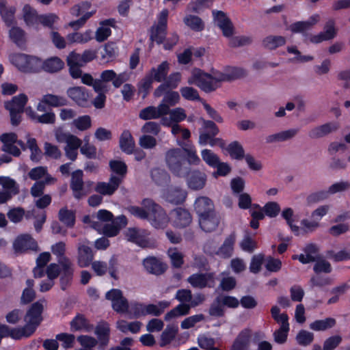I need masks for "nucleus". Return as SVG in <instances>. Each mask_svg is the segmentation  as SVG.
<instances>
[{"label": "nucleus", "mask_w": 350, "mask_h": 350, "mask_svg": "<svg viewBox=\"0 0 350 350\" xmlns=\"http://www.w3.org/2000/svg\"><path fill=\"white\" fill-rule=\"evenodd\" d=\"M127 72L116 74L113 70H105L100 73V78L94 79L90 74L85 73L80 77L83 83L92 86L95 92L106 90L107 83L112 82L116 88H120L129 79Z\"/></svg>", "instance_id": "nucleus-1"}, {"label": "nucleus", "mask_w": 350, "mask_h": 350, "mask_svg": "<svg viewBox=\"0 0 350 350\" xmlns=\"http://www.w3.org/2000/svg\"><path fill=\"white\" fill-rule=\"evenodd\" d=\"M45 302V300H40L31 305L24 317L25 325L23 327H14L15 340L29 338L35 332L42 321L41 314L44 308L43 303Z\"/></svg>", "instance_id": "nucleus-2"}, {"label": "nucleus", "mask_w": 350, "mask_h": 350, "mask_svg": "<svg viewBox=\"0 0 350 350\" xmlns=\"http://www.w3.org/2000/svg\"><path fill=\"white\" fill-rule=\"evenodd\" d=\"M186 157L184 152L179 148L168 150L165 154V161L169 170L178 177H186L189 174V167L185 165Z\"/></svg>", "instance_id": "nucleus-3"}, {"label": "nucleus", "mask_w": 350, "mask_h": 350, "mask_svg": "<svg viewBox=\"0 0 350 350\" xmlns=\"http://www.w3.org/2000/svg\"><path fill=\"white\" fill-rule=\"evenodd\" d=\"M143 206L148 211L147 219L156 228H164L169 222V217L165 210L153 200L144 199Z\"/></svg>", "instance_id": "nucleus-4"}, {"label": "nucleus", "mask_w": 350, "mask_h": 350, "mask_svg": "<svg viewBox=\"0 0 350 350\" xmlns=\"http://www.w3.org/2000/svg\"><path fill=\"white\" fill-rule=\"evenodd\" d=\"M187 83L189 85H196L206 93L213 92L217 88L213 81L212 75L204 72L199 68L192 70Z\"/></svg>", "instance_id": "nucleus-5"}, {"label": "nucleus", "mask_w": 350, "mask_h": 350, "mask_svg": "<svg viewBox=\"0 0 350 350\" xmlns=\"http://www.w3.org/2000/svg\"><path fill=\"white\" fill-rule=\"evenodd\" d=\"M168 10L165 9L159 14L157 25H153L150 30V40L157 44H161L167 33Z\"/></svg>", "instance_id": "nucleus-6"}, {"label": "nucleus", "mask_w": 350, "mask_h": 350, "mask_svg": "<svg viewBox=\"0 0 350 350\" xmlns=\"http://www.w3.org/2000/svg\"><path fill=\"white\" fill-rule=\"evenodd\" d=\"M127 241L142 247H153L154 242L150 240L147 231L137 228H129L125 232Z\"/></svg>", "instance_id": "nucleus-7"}, {"label": "nucleus", "mask_w": 350, "mask_h": 350, "mask_svg": "<svg viewBox=\"0 0 350 350\" xmlns=\"http://www.w3.org/2000/svg\"><path fill=\"white\" fill-rule=\"evenodd\" d=\"M77 264L80 267H88L94 259V252L87 239H80L77 245Z\"/></svg>", "instance_id": "nucleus-8"}, {"label": "nucleus", "mask_w": 350, "mask_h": 350, "mask_svg": "<svg viewBox=\"0 0 350 350\" xmlns=\"http://www.w3.org/2000/svg\"><path fill=\"white\" fill-rule=\"evenodd\" d=\"M105 297L111 301L112 308L116 312L126 314L129 304L120 290L111 289L106 293Z\"/></svg>", "instance_id": "nucleus-9"}, {"label": "nucleus", "mask_w": 350, "mask_h": 350, "mask_svg": "<svg viewBox=\"0 0 350 350\" xmlns=\"http://www.w3.org/2000/svg\"><path fill=\"white\" fill-rule=\"evenodd\" d=\"M187 192L185 189L178 186H170L163 194V199L174 205L182 204L186 200Z\"/></svg>", "instance_id": "nucleus-10"}, {"label": "nucleus", "mask_w": 350, "mask_h": 350, "mask_svg": "<svg viewBox=\"0 0 350 350\" xmlns=\"http://www.w3.org/2000/svg\"><path fill=\"white\" fill-rule=\"evenodd\" d=\"M13 248L18 253H23L28 250H38L37 242L29 234L18 236L13 243Z\"/></svg>", "instance_id": "nucleus-11"}, {"label": "nucleus", "mask_w": 350, "mask_h": 350, "mask_svg": "<svg viewBox=\"0 0 350 350\" xmlns=\"http://www.w3.org/2000/svg\"><path fill=\"white\" fill-rule=\"evenodd\" d=\"M217 25L222 31L224 36L230 38L234 34V27L231 20L222 11H213Z\"/></svg>", "instance_id": "nucleus-12"}, {"label": "nucleus", "mask_w": 350, "mask_h": 350, "mask_svg": "<svg viewBox=\"0 0 350 350\" xmlns=\"http://www.w3.org/2000/svg\"><path fill=\"white\" fill-rule=\"evenodd\" d=\"M18 136L14 133H5L0 135V141L3 143L1 150L14 157H19L21 154L20 149L14 145Z\"/></svg>", "instance_id": "nucleus-13"}, {"label": "nucleus", "mask_w": 350, "mask_h": 350, "mask_svg": "<svg viewBox=\"0 0 350 350\" xmlns=\"http://www.w3.org/2000/svg\"><path fill=\"white\" fill-rule=\"evenodd\" d=\"M213 278L214 274L213 273H198L191 275L187 279V281L192 287L202 289L206 287H213V285L211 284L210 282H213Z\"/></svg>", "instance_id": "nucleus-14"}, {"label": "nucleus", "mask_w": 350, "mask_h": 350, "mask_svg": "<svg viewBox=\"0 0 350 350\" xmlns=\"http://www.w3.org/2000/svg\"><path fill=\"white\" fill-rule=\"evenodd\" d=\"M94 334L97 336L98 349L104 350L108 346L110 340L109 325L105 321L98 323L94 329Z\"/></svg>", "instance_id": "nucleus-15"}, {"label": "nucleus", "mask_w": 350, "mask_h": 350, "mask_svg": "<svg viewBox=\"0 0 350 350\" xmlns=\"http://www.w3.org/2000/svg\"><path fill=\"white\" fill-rule=\"evenodd\" d=\"M336 36V29L335 28V21L334 19H329L324 26V31L320 32L317 35L310 36V41L312 43L318 44L323 41L329 40Z\"/></svg>", "instance_id": "nucleus-16"}, {"label": "nucleus", "mask_w": 350, "mask_h": 350, "mask_svg": "<svg viewBox=\"0 0 350 350\" xmlns=\"http://www.w3.org/2000/svg\"><path fill=\"white\" fill-rule=\"evenodd\" d=\"M66 93L68 96L79 106H88L89 93L85 88L80 86L69 88Z\"/></svg>", "instance_id": "nucleus-17"}, {"label": "nucleus", "mask_w": 350, "mask_h": 350, "mask_svg": "<svg viewBox=\"0 0 350 350\" xmlns=\"http://www.w3.org/2000/svg\"><path fill=\"white\" fill-rule=\"evenodd\" d=\"M144 269L150 274L160 275L167 269L166 264L154 256H149L143 260Z\"/></svg>", "instance_id": "nucleus-18"}, {"label": "nucleus", "mask_w": 350, "mask_h": 350, "mask_svg": "<svg viewBox=\"0 0 350 350\" xmlns=\"http://www.w3.org/2000/svg\"><path fill=\"white\" fill-rule=\"evenodd\" d=\"M200 228L205 232H211L216 230L219 222L220 216L215 211L198 218Z\"/></svg>", "instance_id": "nucleus-19"}, {"label": "nucleus", "mask_w": 350, "mask_h": 350, "mask_svg": "<svg viewBox=\"0 0 350 350\" xmlns=\"http://www.w3.org/2000/svg\"><path fill=\"white\" fill-rule=\"evenodd\" d=\"M70 188L73 191L74 197L80 200L87 195L83 187V172L77 170L72 174Z\"/></svg>", "instance_id": "nucleus-20"}, {"label": "nucleus", "mask_w": 350, "mask_h": 350, "mask_svg": "<svg viewBox=\"0 0 350 350\" xmlns=\"http://www.w3.org/2000/svg\"><path fill=\"white\" fill-rule=\"evenodd\" d=\"M338 128L339 124L337 122H327L312 128L308 132V136L312 139H319L337 131Z\"/></svg>", "instance_id": "nucleus-21"}, {"label": "nucleus", "mask_w": 350, "mask_h": 350, "mask_svg": "<svg viewBox=\"0 0 350 350\" xmlns=\"http://www.w3.org/2000/svg\"><path fill=\"white\" fill-rule=\"evenodd\" d=\"M120 180L111 174L108 183L98 182L95 187V191L103 196H111L118 189L120 185Z\"/></svg>", "instance_id": "nucleus-22"}, {"label": "nucleus", "mask_w": 350, "mask_h": 350, "mask_svg": "<svg viewBox=\"0 0 350 350\" xmlns=\"http://www.w3.org/2000/svg\"><path fill=\"white\" fill-rule=\"evenodd\" d=\"M187 186L192 190L202 189L206 185L207 176L205 173L199 170H194L188 175Z\"/></svg>", "instance_id": "nucleus-23"}, {"label": "nucleus", "mask_w": 350, "mask_h": 350, "mask_svg": "<svg viewBox=\"0 0 350 350\" xmlns=\"http://www.w3.org/2000/svg\"><path fill=\"white\" fill-rule=\"evenodd\" d=\"M193 206L198 218L215 211L213 201L206 196L197 198Z\"/></svg>", "instance_id": "nucleus-24"}, {"label": "nucleus", "mask_w": 350, "mask_h": 350, "mask_svg": "<svg viewBox=\"0 0 350 350\" xmlns=\"http://www.w3.org/2000/svg\"><path fill=\"white\" fill-rule=\"evenodd\" d=\"M173 222L178 228H185L188 226L192 221L190 213L185 208H176L172 212Z\"/></svg>", "instance_id": "nucleus-25"}, {"label": "nucleus", "mask_w": 350, "mask_h": 350, "mask_svg": "<svg viewBox=\"0 0 350 350\" xmlns=\"http://www.w3.org/2000/svg\"><path fill=\"white\" fill-rule=\"evenodd\" d=\"M56 139L60 143H66L65 147L78 149L82 144V141L77 136L62 130H58L55 133Z\"/></svg>", "instance_id": "nucleus-26"}, {"label": "nucleus", "mask_w": 350, "mask_h": 350, "mask_svg": "<svg viewBox=\"0 0 350 350\" xmlns=\"http://www.w3.org/2000/svg\"><path fill=\"white\" fill-rule=\"evenodd\" d=\"M299 131V129L294 128L268 135L265 138L266 143L273 144L290 140L295 137L297 135Z\"/></svg>", "instance_id": "nucleus-27"}, {"label": "nucleus", "mask_w": 350, "mask_h": 350, "mask_svg": "<svg viewBox=\"0 0 350 350\" xmlns=\"http://www.w3.org/2000/svg\"><path fill=\"white\" fill-rule=\"evenodd\" d=\"M235 241L236 234L232 232L226 238L223 244L216 252V254L223 258H230L232 255Z\"/></svg>", "instance_id": "nucleus-28"}, {"label": "nucleus", "mask_w": 350, "mask_h": 350, "mask_svg": "<svg viewBox=\"0 0 350 350\" xmlns=\"http://www.w3.org/2000/svg\"><path fill=\"white\" fill-rule=\"evenodd\" d=\"M318 249L316 245L310 244L304 249L305 254L300 255H295L293 256V259H298L301 263L307 264L311 262H316L320 257L317 254Z\"/></svg>", "instance_id": "nucleus-29"}, {"label": "nucleus", "mask_w": 350, "mask_h": 350, "mask_svg": "<svg viewBox=\"0 0 350 350\" xmlns=\"http://www.w3.org/2000/svg\"><path fill=\"white\" fill-rule=\"evenodd\" d=\"M64 66V62L58 57H52L41 60V70L49 73H55L60 71Z\"/></svg>", "instance_id": "nucleus-30"}, {"label": "nucleus", "mask_w": 350, "mask_h": 350, "mask_svg": "<svg viewBox=\"0 0 350 350\" xmlns=\"http://www.w3.org/2000/svg\"><path fill=\"white\" fill-rule=\"evenodd\" d=\"M120 149L125 153H133L135 147V140L129 131L125 130L120 135L119 140Z\"/></svg>", "instance_id": "nucleus-31"}, {"label": "nucleus", "mask_w": 350, "mask_h": 350, "mask_svg": "<svg viewBox=\"0 0 350 350\" xmlns=\"http://www.w3.org/2000/svg\"><path fill=\"white\" fill-rule=\"evenodd\" d=\"M142 326V323L140 321L128 322L123 319L117 321L116 323V328L123 334L131 332L132 334L138 333Z\"/></svg>", "instance_id": "nucleus-32"}, {"label": "nucleus", "mask_w": 350, "mask_h": 350, "mask_svg": "<svg viewBox=\"0 0 350 350\" xmlns=\"http://www.w3.org/2000/svg\"><path fill=\"white\" fill-rule=\"evenodd\" d=\"M165 108L162 106L158 107L149 106L142 109L139 113V117L144 120L157 119L164 116Z\"/></svg>", "instance_id": "nucleus-33"}, {"label": "nucleus", "mask_w": 350, "mask_h": 350, "mask_svg": "<svg viewBox=\"0 0 350 350\" xmlns=\"http://www.w3.org/2000/svg\"><path fill=\"white\" fill-rule=\"evenodd\" d=\"M27 102V96L21 94L18 96L13 97L11 101L5 103V107L8 111H14L16 112H23L24 107Z\"/></svg>", "instance_id": "nucleus-34"}, {"label": "nucleus", "mask_w": 350, "mask_h": 350, "mask_svg": "<svg viewBox=\"0 0 350 350\" xmlns=\"http://www.w3.org/2000/svg\"><path fill=\"white\" fill-rule=\"evenodd\" d=\"M94 327L83 315L78 314L70 322V329L72 332L85 331L91 332Z\"/></svg>", "instance_id": "nucleus-35"}, {"label": "nucleus", "mask_w": 350, "mask_h": 350, "mask_svg": "<svg viewBox=\"0 0 350 350\" xmlns=\"http://www.w3.org/2000/svg\"><path fill=\"white\" fill-rule=\"evenodd\" d=\"M170 70L169 64L165 61L160 64L157 68H152L148 73L154 81L161 82L167 77Z\"/></svg>", "instance_id": "nucleus-36"}, {"label": "nucleus", "mask_w": 350, "mask_h": 350, "mask_svg": "<svg viewBox=\"0 0 350 350\" xmlns=\"http://www.w3.org/2000/svg\"><path fill=\"white\" fill-rule=\"evenodd\" d=\"M55 179L51 176H47L44 180L36 181L31 187V195L34 198L40 197L44 193V189L46 185L53 183Z\"/></svg>", "instance_id": "nucleus-37"}, {"label": "nucleus", "mask_w": 350, "mask_h": 350, "mask_svg": "<svg viewBox=\"0 0 350 350\" xmlns=\"http://www.w3.org/2000/svg\"><path fill=\"white\" fill-rule=\"evenodd\" d=\"M179 100L180 96L177 92H167L159 105L165 108L163 113L167 115L170 112V108L177 104Z\"/></svg>", "instance_id": "nucleus-38"}, {"label": "nucleus", "mask_w": 350, "mask_h": 350, "mask_svg": "<svg viewBox=\"0 0 350 350\" xmlns=\"http://www.w3.org/2000/svg\"><path fill=\"white\" fill-rule=\"evenodd\" d=\"M250 332L248 329L243 330L234 342L231 350H247L250 345Z\"/></svg>", "instance_id": "nucleus-39"}, {"label": "nucleus", "mask_w": 350, "mask_h": 350, "mask_svg": "<svg viewBox=\"0 0 350 350\" xmlns=\"http://www.w3.org/2000/svg\"><path fill=\"white\" fill-rule=\"evenodd\" d=\"M27 147L31 151L30 159L33 162L38 163L42 158V150L38 147L35 138H31L29 135H27Z\"/></svg>", "instance_id": "nucleus-40"}, {"label": "nucleus", "mask_w": 350, "mask_h": 350, "mask_svg": "<svg viewBox=\"0 0 350 350\" xmlns=\"http://www.w3.org/2000/svg\"><path fill=\"white\" fill-rule=\"evenodd\" d=\"M170 302L167 301H159L158 304H145V316L153 315L160 316L165 308L169 307Z\"/></svg>", "instance_id": "nucleus-41"}, {"label": "nucleus", "mask_w": 350, "mask_h": 350, "mask_svg": "<svg viewBox=\"0 0 350 350\" xmlns=\"http://www.w3.org/2000/svg\"><path fill=\"white\" fill-rule=\"evenodd\" d=\"M285 43L286 38L282 36H269L262 40V46L270 50L275 49Z\"/></svg>", "instance_id": "nucleus-42"}, {"label": "nucleus", "mask_w": 350, "mask_h": 350, "mask_svg": "<svg viewBox=\"0 0 350 350\" xmlns=\"http://www.w3.org/2000/svg\"><path fill=\"white\" fill-rule=\"evenodd\" d=\"M126 314L129 319H138L145 316V304L143 303L133 301L129 304Z\"/></svg>", "instance_id": "nucleus-43"}, {"label": "nucleus", "mask_w": 350, "mask_h": 350, "mask_svg": "<svg viewBox=\"0 0 350 350\" xmlns=\"http://www.w3.org/2000/svg\"><path fill=\"white\" fill-rule=\"evenodd\" d=\"M109 166L111 171L116 174L115 178H119L122 183L127 172V166L125 163L122 161L112 160L109 162Z\"/></svg>", "instance_id": "nucleus-44"}, {"label": "nucleus", "mask_w": 350, "mask_h": 350, "mask_svg": "<svg viewBox=\"0 0 350 350\" xmlns=\"http://www.w3.org/2000/svg\"><path fill=\"white\" fill-rule=\"evenodd\" d=\"M152 180L158 185H164L167 184L170 177L167 172L160 168H154L150 172Z\"/></svg>", "instance_id": "nucleus-45"}, {"label": "nucleus", "mask_w": 350, "mask_h": 350, "mask_svg": "<svg viewBox=\"0 0 350 350\" xmlns=\"http://www.w3.org/2000/svg\"><path fill=\"white\" fill-rule=\"evenodd\" d=\"M42 102L49 106L53 107H57L67 105V100L66 98L51 94L44 95L42 98Z\"/></svg>", "instance_id": "nucleus-46"}, {"label": "nucleus", "mask_w": 350, "mask_h": 350, "mask_svg": "<svg viewBox=\"0 0 350 350\" xmlns=\"http://www.w3.org/2000/svg\"><path fill=\"white\" fill-rule=\"evenodd\" d=\"M178 330V328L177 325H167L161 334L160 346L164 347L170 343L171 341L175 338Z\"/></svg>", "instance_id": "nucleus-47"}, {"label": "nucleus", "mask_w": 350, "mask_h": 350, "mask_svg": "<svg viewBox=\"0 0 350 350\" xmlns=\"http://www.w3.org/2000/svg\"><path fill=\"white\" fill-rule=\"evenodd\" d=\"M191 308L190 304H179L165 315V320L169 321L175 317L186 315L189 314Z\"/></svg>", "instance_id": "nucleus-48"}, {"label": "nucleus", "mask_w": 350, "mask_h": 350, "mask_svg": "<svg viewBox=\"0 0 350 350\" xmlns=\"http://www.w3.org/2000/svg\"><path fill=\"white\" fill-rule=\"evenodd\" d=\"M92 38V31L88 30L84 33L75 32L66 36L68 42L86 43Z\"/></svg>", "instance_id": "nucleus-49"}, {"label": "nucleus", "mask_w": 350, "mask_h": 350, "mask_svg": "<svg viewBox=\"0 0 350 350\" xmlns=\"http://www.w3.org/2000/svg\"><path fill=\"white\" fill-rule=\"evenodd\" d=\"M208 314L213 317L219 318L222 317L225 314V308L222 302L221 301L220 297H217L210 306L208 309Z\"/></svg>", "instance_id": "nucleus-50"}, {"label": "nucleus", "mask_w": 350, "mask_h": 350, "mask_svg": "<svg viewBox=\"0 0 350 350\" xmlns=\"http://www.w3.org/2000/svg\"><path fill=\"white\" fill-rule=\"evenodd\" d=\"M10 39L20 48L25 43V32L18 27H12L9 32Z\"/></svg>", "instance_id": "nucleus-51"}, {"label": "nucleus", "mask_w": 350, "mask_h": 350, "mask_svg": "<svg viewBox=\"0 0 350 350\" xmlns=\"http://www.w3.org/2000/svg\"><path fill=\"white\" fill-rule=\"evenodd\" d=\"M167 255L174 267L180 268L184 264V256L176 247L170 248L167 250Z\"/></svg>", "instance_id": "nucleus-52"}, {"label": "nucleus", "mask_w": 350, "mask_h": 350, "mask_svg": "<svg viewBox=\"0 0 350 350\" xmlns=\"http://www.w3.org/2000/svg\"><path fill=\"white\" fill-rule=\"evenodd\" d=\"M0 185H2L5 191L12 196L19 192L16 183L9 177L0 176Z\"/></svg>", "instance_id": "nucleus-53"}, {"label": "nucleus", "mask_w": 350, "mask_h": 350, "mask_svg": "<svg viewBox=\"0 0 350 350\" xmlns=\"http://www.w3.org/2000/svg\"><path fill=\"white\" fill-rule=\"evenodd\" d=\"M336 324V320L333 318H327L323 320H317L310 325V328L314 331H323L333 327Z\"/></svg>", "instance_id": "nucleus-54"}, {"label": "nucleus", "mask_w": 350, "mask_h": 350, "mask_svg": "<svg viewBox=\"0 0 350 350\" xmlns=\"http://www.w3.org/2000/svg\"><path fill=\"white\" fill-rule=\"evenodd\" d=\"M59 219L66 226L73 227L75 223V212L66 208H61L59 211Z\"/></svg>", "instance_id": "nucleus-55"}, {"label": "nucleus", "mask_w": 350, "mask_h": 350, "mask_svg": "<svg viewBox=\"0 0 350 350\" xmlns=\"http://www.w3.org/2000/svg\"><path fill=\"white\" fill-rule=\"evenodd\" d=\"M77 341L83 347L82 350H94L98 341L96 338L89 335H81L77 337Z\"/></svg>", "instance_id": "nucleus-56"}, {"label": "nucleus", "mask_w": 350, "mask_h": 350, "mask_svg": "<svg viewBox=\"0 0 350 350\" xmlns=\"http://www.w3.org/2000/svg\"><path fill=\"white\" fill-rule=\"evenodd\" d=\"M24 72H39L41 71V59L37 57L28 55Z\"/></svg>", "instance_id": "nucleus-57"}, {"label": "nucleus", "mask_w": 350, "mask_h": 350, "mask_svg": "<svg viewBox=\"0 0 350 350\" xmlns=\"http://www.w3.org/2000/svg\"><path fill=\"white\" fill-rule=\"evenodd\" d=\"M226 150L232 159L241 160L245 157L243 148L238 142L230 143Z\"/></svg>", "instance_id": "nucleus-58"}, {"label": "nucleus", "mask_w": 350, "mask_h": 350, "mask_svg": "<svg viewBox=\"0 0 350 350\" xmlns=\"http://www.w3.org/2000/svg\"><path fill=\"white\" fill-rule=\"evenodd\" d=\"M24 20L28 25H34L39 21V17L36 10L29 5H25L23 9Z\"/></svg>", "instance_id": "nucleus-59"}, {"label": "nucleus", "mask_w": 350, "mask_h": 350, "mask_svg": "<svg viewBox=\"0 0 350 350\" xmlns=\"http://www.w3.org/2000/svg\"><path fill=\"white\" fill-rule=\"evenodd\" d=\"M183 21L187 26L194 31H200L204 29L203 21L197 16L188 15L184 18Z\"/></svg>", "instance_id": "nucleus-60"}, {"label": "nucleus", "mask_w": 350, "mask_h": 350, "mask_svg": "<svg viewBox=\"0 0 350 350\" xmlns=\"http://www.w3.org/2000/svg\"><path fill=\"white\" fill-rule=\"evenodd\" d=\"M289 29L293 33H301L306 39L310 40L311 34H308L307 31L310 30L306 21H297L292 23L289 26Z\"/></svg>", "instance_id": "nucleus-61"}, {"label": "nucleus", "mask_w": 350, "mask_h": 350, "mask_svg": "<svg viewBox=\"0 0 350 350\" xmlns=\"http://www.w3.org/2000/svg\"><path fill=\"white\" fill-rule=\"evenodd\" d=\"M28 55L24 53H14L9 57L10 62L19 70L24 72L25 63L27 61Z\"/></svg>", "instance_id": "nucleus-62"}, {"label": "nucleus", "mask_w": 350, "mask_h": 350, "mask_svg": "<svg viewBox=\"0 0 350 350\" xmlns=\"http://www.w3.org/2000/svg\"><path fill=\"white\" fill-rule=\"evenodd\" d=\"M313 270L316 273H329L332 271V268L331 264L328 261L320 256L315 262Z\"/></svg>", "instance_id": "nucleus-63"}, {"label": "nucleus", "mask_w": 350, "mask_h": 350, "mask_svg": "<svg viewBox=\"0 0 350 350\" xmlns=\"http://www.w3.org/2000/svg\"><path fill=\"white\" fill-rule=\"evenodd\" d=\"M201 155L204 161L209 166L215 167V165H218L219 158L212 150L204 149L202 151Z\"/></svg>", "instance_id": "nucleus-64"}]
</instances>
